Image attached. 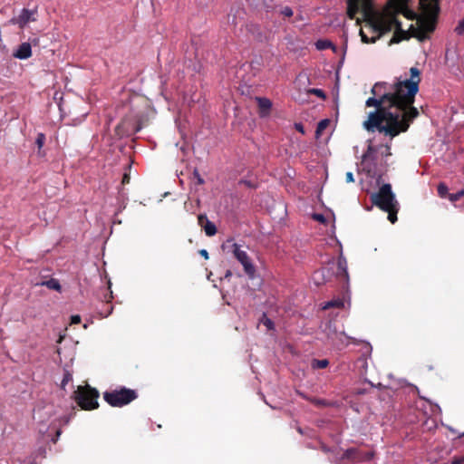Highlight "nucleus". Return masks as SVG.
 <instances>
[{
	"label": "nucleus",
	"instance_id": "obj_3",
	"mask_svg": "<svg viewBox=\"0 0 464 464\" xmlns=\"http://www.w3.org/2000/svg\"><path fill=\"white\" fill-rule=\"evenodd\" d=\"M372 26L373 31L377 33V35L372 38H369L362 30L360 31L362 41L365 44L375 43L383 34L394 28L401 30V24L395 16H378L372 21Z\"/></svg>",
	"mask_w": 464,
	"mask_h": 464
},
{
	"label": "nucleus",
	"instance_id": "obj_18",
	"mask_svg": "<svg viewBox=\"0 0 464 464\" xmlns=\"http://www.w3.org/2000/svg\"><path fill=\"white\" fill-rule=\"evenodd\" d=\"M315 47L317 50L323 51L329 48H332L334 51H335V46L333 44V43L326 39H320L315 43Z\"/></svg>",
	"mask_w": 464,
	"mask_h": 464
},
{
	"label": "nucleus",
	"instance_id": "obj_17",
	"mask_svg": "<svg viewBox=\"0 0 464 464\" xmlns=\"http://www.w3.org/2000/svg\"><path fill=\"white\" fill-rule=\"evenodd\" d=\"M359 0H349L347 3V14L353 19L359 11Z\"/></svg>",
	"mask_w": 464,
	"mask_h": 464
},
{
	"label": "nucleus",
	"instance_id": "obj_46",
	"mask_svg": "<svg viewBox=\"0 0 464 464\" xmlns=\"http://www.w3.org/2000/svg\"><path fill=\"white\" fill-rule=\"evenodd\" d=\"M464 436V432L459 434V438H462Z\"/></svg>",
	"mask_w": 464,
	"mask_h": 464
},
{
	"label": "nucleus",
	"instance_id": "obj_8",
	"mask_svg": "<svg viewBox=\"0 0 464 464\" xmlns=\"http://www.w3.org/2000/svg\"><path fill=\"white\" fill-rule=\"evenodd\" d=\"M232 253L236 259L242 265L248 278L254 279L256 277V270L247 253L245 250H242L241 246L237 243L232 244Z\"/></svg>",
	"mask_w": 464,
	"mask_h": 464
},
{
	"label": "nucleus",
	"instance_id": "obj_36",
	"mask_svg": "<svg viewBox=\"0 0 464 464\" xmlns=\"http://www.w3.org/2000/svg\"><path fill=\"white\" fill-rule=\"evenodd\" d=\"M354 181V178H353V172L349 171L346 173V182L350 183V182H353Z\"/></svg>",
	"mask_w": 464,
	"mask_h": 464
},
{
	"label": "nucleus",
	"instance_id": "obj_32",
	"mask_svg": "<svg viewBox=\"0 0 464 464\" xmlns=\"http://www.w3.org/2000/svg\"><path fill=\"white\" fill-rule=\"evenodd\" d=\"M193 176H194V178L197 179V183H198V185H202V184H204V183H205L204 179L200 176V174H199V172H198V169H194V171H193Z\"/></svg>",
	"mask_w": 464,
	"mask_h": 464
},
{
	"label": "nucleus",
	"instance_id": "obj_6",
	"mask_svg": "<svg viewBox=\"0 0 464 464\" xmlns=\"http://www.w3.org/2000/svg\"><path fill=\"white\" fill-rule=\"evenodd\" d=\"M99 392L96 389L91 388L90 386L82 387L79 386L74 392V399L79 406L85 410L91 411L98 407Z\"/></svg>",
	"mask_w": 464,
	"mask_h": 464
},
{
	"label": "nucleus",
	"instance_id": "obj_27",
	"mask_svg": "<svg viewBox=\"0 0 464 464\" xmlns=\"http://www.w3.org/2000/svg\"><path fill=\"white\" fill-rule=\"evenodd\" d=\"M308 92L313 93V94L316 95L317 97L324 99V100L326 98L325 92L322 89L312 88L308 91Z\"/></svg>",
	"mask_w": 464,
	"mask_h": 464
},
{
	"label": "nucleus",
	"instance_id": "obj_39",
	"mask_svg": "<svg viewBox=\"0 0 464 464\" xmlns=\"http://www.w3.org/2000/svg\"><path fill=\"white\" fill-rule=\"evenodd\" d=\"M199 254L206 259L208 258V252L206 249H201L199 251Z\"/></svg>",
	"mask_w": 464,
	"mask_h": 464
},
{
	"label": "nucleus",
	"instance_id": "obj_30",
	"mask_svg": "<svg viewBox=\"0 0 464 464\" xmlns=\"http://www.w3.org/2000/svg\"><path fill=\"white\" fill-rule=\"evenodd\" d=\"M280 14L285 17H291L294 14L293 9L290 6H284L279 11Z\"/></svg>",
	"mask_w": 464,
	"mask_h": 464
},
{
	"label": "nucleus",
	"instance_id": "obj_47",
	"mask_svg": "<svg viewBox=\"0 0 464 464\" xmlns=\"http://www.w3.org/2000/svg\"><path fill=\"white\" fill-rule=\"evenodd\" d=\"M318 403H319V404H324V401H318Z\"/></svg>",
	"mask_w": 464,
	"mask_h": 464
},
{
	"label": "nucleus",
	"instance_id": "obj_26",
	"mask_svg": "<svg viewBox=\"0 0 464 464\" xmlns=\"http://www.w3.org/2000/svg\"><path fill=\"white\" fill-rule=\"evenodd\" d=\"M329 124V120L324 119L318 122L316 127V134H320Z\"/></svg>",
	"mask_w": 464,
	"mask_h": 464
},
{
	"label": "nucleus",
	"instance_id": "obj_19",
	"mask_svg": "<svg viewBox=\"0 0 464 464\" xmlns=\"http://www.w3.org/2000/svg\"><path fill=\"white\" fill-rule=\"evenodd\" d=\"M343 305H344L343 301L342 299H340V298H337V299H333V300L325 302L323 304L322 308L324 310H326V309H329V308H332V307L342 308V307H343Z\"/></svg>",
	"mask_w": 464,
	"mask_h": 464
},
{
	"label": "nucleus",
	"instance_id": "obj_1",
	"mask_svg": "<svg viewBox=\"0 0 464 464\" xmlns=\"http://www.w3.org/2000/svg\"><path fill=\"white\" fill-rule=\"evenodd\" d=\"M411 78L393 84L376 82L366 100V107H375L371 111L363 127L368 131L384 132L391 139L408 130L412 121L419 115L413 107L414 96L419 92L420 72L416 67L410 70Z\"/></svg>",
	"mask_w": 464,
	"mask_h": 464
},
{
	"label": "nucleus",
	"instance_id": "obj_28",
	"mask_svg": "<svg viewBox=\"0 0 464 464\" xmlns=\"http://www.w3.org/2000/svg\"><path fill=\"white\" fill-rule=\"evenodd\" d=\"M45 141V135L42 132L37 134L35 144L37 145L38 149H42Z\"/></svg>",
	"mask_w": 464,
	"mask_h": 464
},
{
	"label": "nucleus",
	"instance_id": "obj_41",
	"mask_svg": "<svg viewBox=\"0 0 464 464\" xmlns=\"http://www.w3.org/2000/svg\"><path fill=\"white\" fill-rule=\"evenodd\" d=\"M462 463H464L462 457L454 459L452 461V464H462Z\"/></svg>",
	"mask_w": 464,
	"mask_h": 464
},
{
	"label": "nucleus",
	"instance_id": "obj_15",
	"mask_svg": "<svg viewBox=\"0 0 464 464\" xmlns=\"http://www.w3.org/2000/svg\"><path fill=\"white\" fill-rule=\"evenodd\" d=\"M338 270H339V276L346 281V283L349 282V275L347 270V261L346 258L341 254V256L338 258L337 262Z\"/></svg>",
	"mask_w": 464,
	"mask_h": 464
},
{
	"label": "nucleus",
	"instance_id": "obj_10",
	"mask_svg": "<svg viewBox=\"0 0 464 464\" xmlns=\"http://www.w3.org/2000/svg\"><path fill=\"white\" fill-rule=\"evenodd\" d=\"M420 5L430 19H435L440 12L439 0H420Z\"/></svg>",
	"mask_w": 464,
	"mask_h": 464
},
{
	"label": "nucleus",
	"instance_id": "obj_24",
	"mask_svg": "<svg viewBox=\"0 0 464 464\" xmlns=\"http://www.w3.org/2000/svg\"><path fill=\"white\" fill-rule=\"evenodd\" d=\"M328 364H329V362L326 359H324V360H316V359H314L312 362V366L314 369H324V368L327 367Z\"/></svg>",
	"mask_w": 464,
	"mask_h": 464
},
{
	"label": "nucleus",
	"instance_id": "obj_22",
	"mask_svg": "<svg viewBox=\"0 0 464 464\" xmlns=\"http://www.w3.org/2000/svg\"><path fill=\"white\" fill-rule=\"evenodd\" d=\"M72 381V373L68 369H64L63 377L62 383H61L62 389H64L65 386Z\"/></svg>",
	"mask_w": 464,
	"mask_h": 464
},
{
	"label": "nucleus",
	"instance_id": "obj_43",
	"mask_svg": "<svg viewBox=\"0 0 464 464\" xmlns=\"http://www.w3.org/2000/svg\"><path fill=\"white\" fill-rule=\"evenodd\" d=\"M109 290H110V295H109V299H111L112 298V292L111 290V283L109 282Z\"/></svg>",
	"mask_w": 464,
	"mask_h": 464
},
{
	"label": "nucleus",
	"instance_id": "obj_48",
	"mask_svg": "<svg viewBox=\"0 0 464 464\" xmlns=\"http://www.w3.org/2000/svg\"><path fill=\"white\" fill-rule=\"evenodd\" d=\"M31 464H36V463L33 460V462Z\"/></svg>",
	"mask_w": 464,
	"mask_h": 464
},
{
	"label": "nucleus",
	"instance_id": "obj_20",
	"mask_svg": "<svg viewBox=\"0 0 464 464\" xmlns=\"http://www.w3.org/2000/svg\"><path fill=\"white\" fill-rule=\"evenodd\" d=\"M319 276H322L323 278H326V282H327L329 280L330 276H332V272L327 267H322L321 269H318L314 273L313 278H318Z\"/></svg>",
	"mask_w": 464,
	"mask_h": 464
},
{
	"label": "nucleus",
	"instance_id": "obj_4",
	"mask_svg": "<svg viewBox=\"0 0 464 464\" xmlns=\"http://www.w3.org/2000/svg\"><path fill=\"white\" fill-rule=\"evenodd\" d=\"M370 199L373 206L382 210H390L398 203L390 183L382 184L378 191L371 193Z\"/></svg>",
	"mask_w": 464,
	"mask_h": 464
},
{
	"label": "nucleus",
	"instance_id": "obj_14",
	"mask_svg": "<svg viewBox=\"0 0 464 464\" xmlns=\"http://www.w3.org/2000/svg\"><path fill=\"white\" fill-rule=\"evenodd\" d=\"M198 219L199 224H202V222L204 220L206 221L204 230H205V233L207 236L212 237V236L216 235V233H217L216 225L213 222H211L210 220H208L206 215H204V214L198 215Z\"/></svg>",
	"mask_w": 464,
	"mask_h": 464
},
{
	"label": "nucleus",
	"instance_id": "obj_16",
	"mask_svg": "<svg viewBox=\"0 0 464 464\" xmlns=\"http://www.w3.org/2000/svg\"><path fill=\"white\" fill-rule=\"evenodd\" d=\"M37 285L46 286L51 290L61 292L62 286L58 279L51 278L49 280L42 281L36 284Z\"/></svg>",
	"mask_w": 464,
	"mask_h": 464
},
{
	"label": "nucleus",
	"instance_id": "obj_13",
	"mask_svg": "<svg viewBox=\"0 0 464 464\" xmlns=\"http://www.w3.org/2000/svg\"><path fill=\"white\" fill-rule=\"evenodd\" d=\"M32 55V46L30 43H22L14 52L13 56L20 60H25Z\"/></svg>",
	"mask_w": 464,
	"mask_h": 464
},
{
	"label": "nucleus",
	"instance_id": "obj_12",
	"mask_svg": "<svg viewBox=\"0 0 464 464\" xmlns=\"http://www.w3.org/2000/svg\"><path fill=\"white\" fill-rule=\"evenodd\" d=\"M257 106H258V113L261 118H266L270 114L272 109V102L266 97H256L255 98Z\"/></svg>",
	"mask_w": 464,
	"mask_h": 464
},
{
	"label": "nucleus",
	"instance_id": "obj_21",
	"mask_svg": "<svg viewBox=\"0 0 464 464\" xmlns=\"http://www.w3.org/2000/svg\"><path fill=\"white\" fill-rule=\"evenodd\" d=\"M399 202L392 207L390 210H383L388 213V219L394 224L397 221V213L399 211Z\"/></svg>",
	"mask_w": 464,
	"mask_h": 464
},
{
	"label": "nucleus",
	"instance_id": "obj_40",
	"mask_svg": "<svg viewBox=\"0 0 464 464\" xmlns=\"http://www.w3.org/2000/svg\"><path fill=\"white\" fill-rule=\"evenodd\" d=\"M129 182H130V176L127 173H125L123 175V177H122V183L126 184V183H129Z\"/></svg>",
	"mask_w": 464,
	"mask_h": 464
},
{
	"label": "nucleus",
	"instance_id": "obj_11",
	"mask_svg": "<svg viewBox=\"0 0 464 464\" xmlns=\"http://www.w3.org/2000/svg\"><path fill=\"white\" fill-rule=\"evenodd\" d=\"M35 13L34 10L23 8L18 16L13 19V22L17 24L19 27L24 28L29 22L35 20Z\"/></svg>",
	"mask_w": 464,
	"mask_h": 464
},
{
	"label": "nucleus",
	"instance_id": "obj_25",
	"mask_svg": "<svg viewBox=\"0 0 464 464\" xmlns=\"http://www.w3.org/2000/svg\"><path fill=\"white\" fill-rule=\"evenodd\" d=\"M438 194L440 198H446L449 194V188L448 187L443 184V183H440L439 184L438 186Z\"/></svg>",
	"mask_w": 464,
	"mask_h": 464
},
{
	"label": "nucleus",
	"instance_id": "obj_23",
	"mask_svg": "<svg viewBox=\"0 0 464 464\" xmlns=\"http://www.w3.org/2000/svg\"><path fill=\"white\" fill-rule=\"evenodd\" d=\"M259 323L263 324L264 325H266L268 330H273L274 329V326H275L274 325V322L270 318H268L266 316V313H264L262 314V317L259 320Z\"/></svg>",
	"mask_w": 464,
	"mask_h": 464
},
{
	"label": "nucleus",
	"instance_id": "obj_9",
	"mask_svg": "<svg viewBox=\"0 0 464 464\" xmlns=\"http://www.w3.org/2000/svg\"><path fill=\"white\" fill-rule=\"evenodd\" d=\"M372 457L373 454L371 451L361 452L357 449L350 448L343 452L341 460L351 459L354 462H365L370 461Z\"/></svg>",
	"mask_w": 464,
	"mask_h": 464
},
{
	"label": "nucleus",
	"instance_id": "obj_7",
	"mask_svg": "<svg viewBox=\"0 0 464 464\" xmlns=\"http://www.w3.org/2000/svg\"><path fill=\"white\" fill-rule=\"evenodd\" d=\"M38 415V423H37V430L44 440H51L53 443H55L60 437L62 431L60 429L56 427L54 423V420H42V412L38 411L36 412Z\"/></svg>",
	"mask_w": 464,
	"mask_h": 464
},
{
	"label": "nucleus",
	"instance_id": "obj_35",
	"mask_svg": "<svg viewBox=\"0 0 464 464\" xmlns=\"http://www.w3.org/2000/svg\"><path fill=\"white\" fill-rule=\"evenodd\" d=\"M81 323V316L78 314H74L71 316V324H76Z\"/></svg>",
	"mask_w": 464,
	"mask_h": 464
},
{
	"label": "nucleus",
	"instance_id": "obj_2",
	"mask_svg": "<svg viewBox=\"0 0 464 464\" xmlns=\"http://www.w3.org/2000/svg\"><path fill=\"white\" fill-rule=\"evenodd\" d=\"M382 133L389 137V141L378 146L370 142L366 151L362 156L360 166L362 171L365 172L368 177L376 179L377 185H380L381 179L388 170L387 158L392 156L391 144L393 140L384 132Z\"/></svg>",
	"mask_w": 464,
	"mask_h": 464
},
{
	"label": "nucleus",
	"instance_id": "obj_37",
	"mask_svg": "<svg viewBox=\"0 0 464 464\" xmlns=\"http://www.w3.org/2000/svg\"><path fill=\"white\" fill-rule=\"evenodd\" d=\"M295 127L296 130H298L299 132L304 133V127L302 123H295Z\"/></svg>",
	"mask_w": 464,
	"mask_h": 464
},
{
	"label": "nucleus",
	"instance_id": "obj_42",
	"mask_svg": "<svg viewBox=\"0 0 464 464\" xmlns=\"http://www.w3.org/2000/svg\"><path fill=\"white\" fill-rule=\"evenodd\" d=\"M230 276H232V272L230 270H227V272L225 273L224 277L225 278H229Z\"/></svg>",
	"mask_w": 464,
	"mask_h": 464
},
{
	"label": "nucleus",
	"instance_id": "obj_31",
	"mask_svg": "<svg viewBox=\"0 0 464 464\" xmlns=\"http://www.w3.org/2000/svg\"><path fill=\"white\" fill-rule=\"evenodd\" d=\"M45 454H46V450L44 447H40L36 451H34L32 455L33 457V459L34 461L35 460V459L39 456L41 457H45Z\"/></svg>",
	"mask_w": 464,
	"mask_h": 464
},
{
	"label": "nucleus",
	"instance_id": "obj_33",
	"mask_svg": "<svg viewBox=\"0 0 464 464\" xmlns=\"http://www.w3.org/2000/svg\"><path fill=\"white\" fill-rule=\"evenodd\" d=\"M313 218H314V219L320 221L321 223L326 222V218H324V216L323 214L315 213L313 215Z\"/></svg>",
	"mask_w": 464,
	"mask_h": 464
},
{
	"label": "nucleus",
	"instance_id": "obj_44",
	"mask_svg": "<svg viewBox=\"0 0 464 464\" xmlns=\"http://www.w3.org/2000/svg\"><path fill=\"white\" fill-rule=\"evenodd\" d=\"M434 406L438 410V411H441L440 407L438 404H435Z\"/></svg>",
	"mask_w": 464,
	"mask_h": 464
},
{
	"label": "nucleus",
	"instance_id": "obj_5",
	"mask_svg": "<svg viewBox=\"0 0 464 464\" xmlns=\"http://www.w3.org/2000/svg\"><path fill=\"white\" fill-rule=\"evenodd\" d=\"M137 392L134 390L125 387L120 390L105 392L103 394L104 401L112 407H122L130 403L137 398Z\"/></svg>",
	"mask_w": 464,
	"mask_h": 464
},
{
	"label": "nucleus",
	"instance_id": "obj_29",
	"mask_svg": "<svg viewBox=\"0 0 464 464\" xmlns=\"http://www.w3.org/2000/svg\"><path fill=\"white\" fill-rule=\"evenodd\" d=\"M462 196H464V189H461L456 193L449 194V199L451 202H455V201L459 200Z\"/></svg>",
	"mask_w": 464,
	"mask_h": 464
},
{
	"label": "nucleus",
	"instance_id": "obj_34",
	"mask_svg": "<svg viewBox=\"0 0 464 464\" xmlns=\"http://www.w3.org/2000/svg\"><path fill=\"white\" fill-rule=\"evenodd\" d=\"M315 285H320L326 282V278H323L322 276H319L318 278H313Z\"/></svg>",
	"mask_w": 464,
	"mask_h": 464
},
{
	"label": "nucleus",
	"instance_id": "obj_38",
	"mask_svg": "<svg viewBox=\"0 0 464 464\" xmlns=\"http://www.w3.org/2000/svg\"><path fill=\"white\" fill-rule=\"evenodd\" d=\"M112 309H113L112 305H110V307L108 308V310H107V312L105 314H102L101 313L102 316V317L109 316L112 313Z\"/></svg>",
	"mask_w": 464,
	"mask_h": 464
},
{
	"label": "nucleus",
	"instance_id": "obj_45",
	"mask_svg": "<svg viewBox=\"0 0 464 464\" xmlns=\"http://www.w3.org/2000/svg\"><path fill=\"white\" fill-rule=\"evenodd\" d=\"M367 382H368L371 386L374 387V384H373L372 382L367 381Z\"/></svg>",
	"mask_w": 464,
	"mask_h": 464
}]
</instances>
